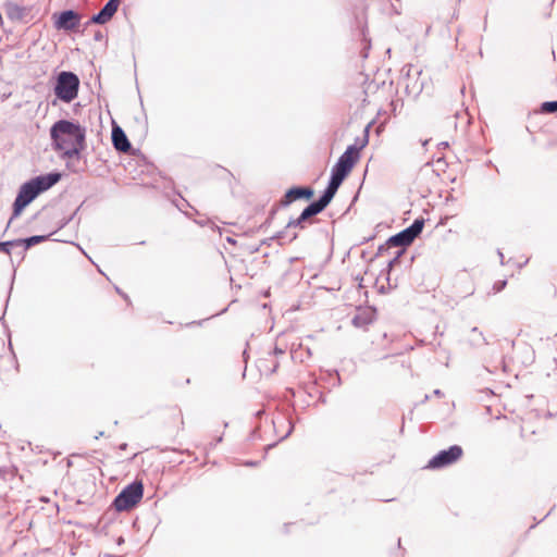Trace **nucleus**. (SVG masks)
<instances>
[{
    "label": "nucleus",
    "mask_w": 557,
    "mask_h": 557,
    "mask_svg": "<svg viewBox=\"0 0 557 557\" xmlns=\"http://www.w3.org/2000/svg\"><path fill=\"white\" fill-rule=\"evenodd\" d=\"M122 543H124V539L121 536V537H119V540H117V544H119V545H121Z\"/></svg>",
    "instance_id": "f704fd0d"
},
{
    "label": "nucleus",
    "mask_w": 557,
    "mask_h": 557,
    "mask_svg": "<svg viewBox=\"0 0 557 557\" xmlns=\"http://www.w3.org/2000/svg\"><path fill=\"white\" fill-rule=\"evenodd\" d=\"M116 292L123 297V298H127V296L125 294H123V292H121V289L119 287L115 288Z\"/></svg>",
    "instance_id": "c756f323"
},
{
    "label": "nucleus",
    "mask_w": 557,
    "mask_h": 557,
    "mask_svg": "<svg viewBox=\"0 0 557 557\" xmlns=\"http://www.w3.org/2000/svg\"><path fill=\"white\" fill-rule=\"evenodd\" d=\"M541 111L543 113H555V112H557V100L543 102L542 106H541Z\"/></svg>",
    "instance_id": "a211bd4d"
},
{
    "label": "nucleus",
    "mask_w": 557,
    "mask_h": 557,
    "mask_svg": "<svg viewBox=\"0 0 557 557\" xmlns=\"http://www.w3.org/2000/svg\"><path fill=\"white\" fill-rule=\"evenodd\" d=\"M293 429H294V425L292 424V422H289V429H288L287 433L282 437V440H284L287 436H289L290 433L293 432Z\"/></svg>",
    "instance_id": "b1692460"
},
{
    "label": "nucleus",
    "mask_w": 557,
    "mask_h": 557,
    "mask_svg": "<svg viewBox=\"0 0 557 557\" xmlns=\"http://www.w3.org/2000/svg\"><path fill=\"white\" fill-rule=\"evenodd\" d=\"M103 435H104V433H103V432H99V434H98V435H96V436H95V438H96V440H98L99 437H101V436H103Z\"/></svg>",
    "instance_id": "473e14b6"
},
{
    "label": "nucleus",
    "mask_w": 557,
    "mask_h": 557,
    "mask_svg": "<svg viewBox=\"0 0 557 557\" xmlns=\"http://www.w3.org/2000/svg\"><path fill=\"white\" fill-rule=\"evenodd\" d=\"M81 22V15L74 10H64L59 13L58 18L54 23L57 29L62 30H74L78 27Z\"/></svg>",
    "instance_id": "6e6552de"
},
{
    "label": "nucleus",
    "mask_w": 557,
    "mask_h": 557,
    "mask_svg": "<svg viewBox=\"0 0 557 557\" xmlns=\"http://www.w3.org/2000/svg\"><path fill=\"white\" fill-rule=\"evenodd\" d=\"M14 240H8V242H0V252H4L7 255H11V248L18 247V243H15Z\"/></svg>",
    "instance_id": "6ab92c4d"
},
{
    "label": "nucleus",
    "mask_w": 557,
    "mask_h": 557,
    "mask_svg": "<svg viewBox=\"0 0 557 557\" xmlns=\"http://www.w3.org/2000/svg\"><path fill=\"white\" fill-rule=\"evenodd\" d=\"M101 38H102L101 33H97V34L95 35V39H96V40H100Z\"/></svg>",
    "instance_id": "7c9ffc66"
},
{
    "label": "nucleus",
    "mask_w": 557,
    "mask_h": 557,
    "mask_svg": "<svg viewBox=\"0 0 557 557\" xmlns=\"http://www.w3.org/2000/svg\"><path fill=\"white\" fill-rule=\"evenodd\" d=\"M423 226H424V220L416 219L413 221V223L410 226L406 227L405 230L407 231V233L409 234L410 237L416 239L422 232Z\"/></svg>",
    "instance_id": "dca6fc26"
},
{
    "label": "nucleus",
    "mask_w": 557,
    "mask_h": 557,
    "mask_svg": "<svg viewBox=\"0 0 557 557\" xmlns=\"http://www.w3.org/2000/svg\"><path fill=\"white\" fill-rule=\"evenodd\" d=\"M434 394H435V395H437V396H440V395H442V392H441L440 389H435V391H434Z\"/></svg>",
    "instance_id": "c9c22d12"
},
{
    "label": "nucleus",
    "mask_w": 557,
    "mask_h": 557,
    "mask_svg": "<svg viewBox=\"0 0 557 557\" xmlns=\"http://www.w3.org/2000/svg\"><path fill=\"white\" fill-rule=\"evenodd\" d=\"M438 147L445 149V148L448 147V143L447 141H442V143L438 144Z\"/></svg>",
    "instance_id": "393cba45"
},
{
    "label": "nucleus",
    "mask_w": 557,
    "mask_h": 557,
    "mask_svg": "<svg viewBox=\"0 0 557 557\" xmlns=\"http://www.w3.org/2000/svg\"><path fill=\"white\" fill-rule=\"evenodd\" d=\"M462 448L459 445H453L447 449H443L438 451L435 456H433L429 462L426 468L429 469H442L447 466L455 463L462 456Z\"/></svg>",
    "instance_id": "0eeeda50"
},
{
    "label": "nucleus",
    "mask_w": 557,
    "mask_h": 557,
    "mask_svg": "<svg viewBox=\"0 0 557 557\" xmlns=\"http://www.w3.org/2000/svg\"><path fill=\"white\" fill-rule=\"evenodd\" d=\"M332 201L330 197H327L325 194H322L319 199L312 201L309 203L300 213V215L297 219H290L286 225V231L281 232L277 235V238L284 239L285 235L288 234L289 228H305L306 222L310 219L315 216L317 214L321 213Z\"/></svg>",
    "instance_id": "39448f33"
},
{
    "label": "nucleus",
    "mask_w": 557,
    "mask_h": 557,
    "mask_svg": "<svg viewBox=\"0 0 557 557\" xmlns=\"http://www.w3.org/2000/svg\"><path fill=\"white\" fill-rule=\"evenodd\" d=\"M126 447H127V444H125V443H124V444H122V445L120 446V449H126Z\"/></svg>",
    "instance_id": "e433bc0d"
},
{
    "label": "nucleus",
    "mask_w": 557,
    "mask_h": 557,
    "mask_svg": "<svg viewBox=\"0 0 557 557\" xmlns=\"http://www.w3.org/2000/svg\"><path fill=\"white\" fill-rule=\"evenodd\" d=\"M221 442H222V436H219V437L215 440V443H214L213 445H215V444H218V443H221Z\"/></svg>",
    "instance_id": "72a5a7b5"
},
{
    "label": "nucleus",
    "mask_w": 557,
    "mask_h": 557,
    "mask_svg": "<svg viewBox=\"0 0 557 557\" xmlns=\"http://www.w3.org/2000/svg\"><path fill=\"white\" fill-rule=\"evenodd\" d=\"M78 89L79 78L75 73L62 71L57 75L53 91L61 101L65 103L73 101L78 95Z\"/></svg>",
    "instance_id": "20e7f679"
},
{
    "label": "nucleus",
    "mask_w": 557,
    "mask_h": 557,
    "mask_svg": "<svg viewBox=\"0 0 557 557\" xmlns=\"http://www.w3.org/2000/svg\"><path fill=\"white\" fill-rule=\"evenodd\" d=\"M143 494V483L140 481H134L117 494L113 500V506L117 511L129 510L140 502Z\"/></svg>",
    "instance_id": "423d86ee"
},
{
    "label": "nucleus",
    "mask_w": 557,
    "mask_h": 557,
    "mask_svg": "<svg viewBox=\"0 0 557 557\" xmlns=\"http://www.w3.org/2000/svg\"><path fill=\"white\" fill-rule=\"evenodd\" d=\"M404 253V250H398L396 252V256L388 262V268H393L395 264L398 263L400 256Z\"/></svg>",
    "instance_id": "4be33fe9"
},
{
    "label": "nucleus",
    "mask_w": 557,
    "mask_h": 557,
    "mask_svg": "<svg viewBox=\"0 0 557 557\" xmlns=\"http://www.w3.org/2000/svg\"><path fill=\"white\" fill-rule=\"evenodd\" d=\"M257 465H258V462H257V461H247V462H246V466H248V467H255V466H257Z\"/></svg>",
    "instance_id": "bb28decb"
},
{
    "label": "nucleus",
    "mask_w": 557,
    "mask_h": 557,
    "mask_svg": "<svg viewBox=\"0 0 557 557\" xmlns=\"http://www.w3.org/2000/svg\"><path fill=\"white\" fill-rule=\"evenodd\" d=\"M116 292L123 297V298H127V296L125 294H123V292H121V289L119 287L115 288Z\"/></svg>",
    "instance_id": "c85d7f7f"
},
{
    "label": "nucleus",
    "mask_w": 557,
    "mask_h": 557,
    "mask_svg": "<svg viewBox=\"0 0 557 557\" xmlns=\"http://www.w3.org/2000/svg\"><path fill=\"white\" fill-rule=\"evenodd\" d=\"M471 333H472L473 335H475V337H472V338H471V342H472V344H473V345L487 344V342H486V339H485V337H484L483 333H482L481 331H479V329H478V327H475V326H474V327H472V329H471Z\"/></svg>",
    "instance_id": "f3484780"
},
{
    "label": "nucleus",
    "mask_w": 557,
    "mask_h": 557,
    "mask_svg": "<svg viewBox=\"0 0 557 557\" xmlns=\"http://www.w3.org/2000/svg\"><path fill=\"white\" fill-rule=\"evenodd\" d=\"M61 176L62 175L59 172H50L25 182L20 187L17 196L13 202L11 220L17 218L37 196L54 186L61 180Z\"/></svg>",
    "instance_id": "7ed1b4c3"
},
{
    "label": "nucleus",
    "mask_w": 557,
    "mask_h": 557,
    "mask_svg": "<svg viewBox=\"0 0 557 557\" xmlns=\"http://www.w3.org/2000/svg\"><path fill=\"white\" fill-rule=\"evenodd\" d=\"M5 9L11 20H21L25 14V9L17 3L9 2L5 4Z\"/></svg>",
    "instance_id": "2eb2a0df"
},
{
    "label": "nucleus",
    "mask_w": 557,
    "mask_h": 557,
    "mask_svg": "<svg viewBox=\"0 0 557 557\" xmlns=\"http://www.w3.org/2000/svg\"><path fill=\"white\" fill-rule=\"evenodd\" d=\"M51 147L64 160L79 157L86 149V128L70 120H59L50 127Z\"/></svg>",
    "instance_id": "f257e3e1"
},
{
    "label": "nucleus",
    "mask_w": 557,
    "mask_h": 557,
    "mask_svg": "<svg viewBox=\"0 0 557 557\" xmlns=\"http://www.w3.org/2000/svg\"><path fill=\"white\" fill-rule=\"evenodd\" d=\"M405 88L408 94L419 95L422 90V85L414 84L412 87H410L409 83H406Z\"/></svg>",
    "instance_id": "aec40b11"
},
{
    "label": "nucleus",
    "mask_w": 557,
    "mask_h": 557,
    "mask_svg": "<svg viewBox=\"0 0 557 557\" xmlns=\"http://www.w3.org/2000/svg\"><path fill=\"white\" fill-rule=\"evenodd\" d=\"M122 0H109L103 8L91 16L90 22L103 25L108 23L116 13Z\"/></svg>",
    "instance_id": "1a4fd4ad"
},
{
    "label": "nucleus",
    "mask_w": 557,
    "mask_h": 557,
    "mask_svg": "<svg viewBox=\"0 0 557 557\" xmlns=\"http://www.w3.org/2000/svg\"><path fill=\"white\" fill-rule=\"evenodd\" d=\"M297 238V234L296 233H293L290 236H289V240H294Z\"/></svg>",
    "instance_id": "2f4dec72"
},
{
    "label": "nucleus",
    "mask_w": 557,
    "mask_h": 557,
    "mask_svg": "<svg viewBox=\"0 0 557 557\" xmlns=\"http://www.w3.org/2000/svg\"><path fill=\"white\" fill-rule=\"evenodd\" d=\"M273 354H274L275 356L284 355V354H285V349H283V348H280V347H277V346H275V347H274V349H273Z\"/></svg>",
    "instance_id": "5701e85b"
},
{
    "label": "nucleus",
    "mask_w": 557,
    "mask_h": 557,
    "mask_svg": "<svg viewBox=\"0 0 557 557\" xmlns=\"http://www.w3.org/2000/svg\"><path fill=\"white\" fill-rule=\"evenodd\" d=\"M506 285H507V281L506 280L495 282L494 285H493L494 293L502 292L506 287Z\"/></svg>",
    "instance_id": "412c9836"
},
{
    "label": "nucleus",
    "mask_w": 557,
    "mask_h": 557,
    "mask_svg": "<svg viewBox=\"0 0 557 557\" xmlns=\"http://www.w3.org/2000/svg\"><path fill=\"white\" fill-rule=\"evenodd\" d=\"M428 143H429V140H428V139H426V140H424V141L422 143V146H423V147H425V146L428 145Z\"/></svg>",
    "instance_id": "4c0bfd02"
},
{
    "label": "nucleus",
    "mask_w": 557,
    "mask_h": 557,
    "mask_svg": "<svg viewBox=\"0 0 557 557\" xmlns=\"http://www.w3.org/2000/svg\"><path fill=\"white\" fill-rule=\"evenodd\" d=\"M113 147L120 152H128L132 148V145L125 134V132L120 126H113L111 133Z\"/></svg>",
    "instance_id": "f8f14e48"
},
{
    "label": "nucleus",
    "mask_w": 557,
    "mask_h": 557,
    "mask_svg": "<svg viewBox=\"0 0 557 557\" xmlns=\"http://www.w3.org/2000/svg\"><path fill=\"white\" fill-rule=\"evenodd\" d=\"M67 222H69V220L64 221V222L61 224V226H60V227L65 226V224H66Z\"/></svg>",
    "instance_id": "58836bf2"
},
{
    "label": "nucleus",
    "mask_w": 557,
    "mask_h": 557,
    "mask_svg": "<svg viewBox=\"0 0 557 557\" xmlns=\"http://www.w3.org/2000/svg\"><path fill=\"white\" fill-rule=\"evenodd\" d=\"M414 239L409 236L406 230L400 231L399 233L391 236L386 245L388 247H398L401 248L400 250L405 251V248L412 244Z\"/></svg>",
    "instance_id": "ddd939ff"
},
{
    "label": "nucleus",
    "mask_w": 557,
    "mask_h": 557,
    "mask_svg": "<svg viewBox=\"0 0 557 557\" xmlns=\"http://www.w3.org/2000/svg\"><path fill=\"white\" fill-rule=\"evenodd\" d=\"M498 253V259H500V263L504 264V255L500 250L497 251Z\"/></svg>",
    "instance_id": "a878e982"
},
{
    "label": "nucleus",
    "mask_w": 557,
    "mask_h": 557,
    "mask_svg": "<svg viewBox=\"0 0 557 557\" xmlns=\"http://www.w3.org/2000/svg\"><path fill=\"white\" fill-rule=\"evenodd\" d=\"M369 126L370 125L366 127L364 137L361 139L360 144L348 146L344 153L338 158L337 162L333 165L329 184L323 191V194H325L331 199L334 198L339 186L359 160L360 150L367 146L369 141Z\"/></svg>",
    "instance_id": "f03ea898"
},
{
    "label": "nucleus",
    "mask_w": 557,
    "mask_h": 557,
    "mask_svg": "<svg viewBox=\"0 0 557 557\" xmlns=\"http://www.w3.org/2000/svg\"><path fill=\"white\" fill-rule=\"evenodd\" d=\"M375 317V309L370 307L359 308L354 318L351 319V323L355 327L364 329L374 322Z\"/></svg>",
    "instance_id": "9b49d317"
},
{
    "label": "nucleus",
    "mask_w": 557,
    "mask_h": 557,
    "mask_svg": "<svg viewBox=\"0 0 557 557\" xmlns=\"http://www.w3.org/2000/svg\"><path fill=\"white\" fill-rule=\"evenodd\" d=\"M314 191L311 187L294 186L289 188L281 200L283 207L289 206L293 201L298 199H310Z\"/></svg>",
    "instance_id": "9d476101"
},
{
    "label": "nucleus",
    "mask_w": 557,
    "mask_h": 557,
    "mask_svg": "<svg viewBox=\"0 0 557 557\" xmlns=\"http://www.w3.org/2000/svg\"><path fill=\"white\" fill-rule=\"evenodd\" d=\"M49 236L34 235L27 238L16 239L15 243H18V247L23 246L24 250H27L35 245L46 242Z\"/></svg>",
    "instance_id": "4468645a"
},
{
    "label": "nucleus",
    "mask_w": 557,
    "mask_h": 557,
    "mask_svg": "<svg viewBox=\"0 0 557 557\" xmlns=\"http://www.w3.org/2000/svg\"><path fill=\"white\" fill-rule=\"evenodd\" d=\"M277 368H278V363L276 362V363L273 366V368L270 370V373L272 374V373L276 372Z\"/></svg>",
    "instance_id": "cd10ccee"
}]
</instances>
